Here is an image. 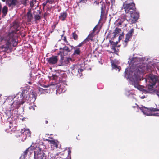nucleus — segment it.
<instances>
[{
	"label": "nucleus",
	"mask_w": 159,
	"mask_h": 159,
	"mask_svg": "<svg viewBox=\"0 0 159 159\" xmlns=\"http://www.w3.org/2000/svg\"><path fill=\"white\" fill-rule=\"evenodd\" d=\"M30 148H28L26 150H25L24 152V154L22 156V157H23V158L24 159H25V157L27 155V154L28 153V150L30 149Z\"/></svg>",
	"instance_id": "473e14b6"
},
{
	"label": "nucleus",
	"mask_w": 159,
	"mask_h": 159,
	"mask_svg": "<svg viewBox=\"0 0 159 159\" xmlns=\"http://www.w3.org/2000/svg\"><path fill=\"white\" fill-rule=\"evenodd\" d=\"M27 83L30 85H31L32 84V83L30 81L27 82Z\"/></svg>",
	"instance_id": "6e6d98bb"
},
{
	"label": "nucleus",
	"mask_w": 159,
	"mask_h": 159,
	"mask_svg": "<svg viewBox=\"0 0 159 159\" xmlns=\"http://www.w3.org/2000/svg\"><path fill=\"white\" fill-rule=\"evenodd\" d=\"M38 90L39 92L41 94H44L48 93L46 89H43L40 87L38 88Z\"/></svg>",
	"instance_id": "4be33fe9"
},
{
	"label": "nucleus",
	"mask_w": 159,
	"mask_h": 159,
	"mask_svg": "<svg viewBox=\"0 0 159 159\" xmlns=\"http://www.w3.org/2000/svg\"><path fill=\"white\" fill-rule=\"evenodd\" d=\"M86 43V41L84 40L83 41H82L80 44H79L77 46H76V47H77L80 48V47L83 46L84 44Z\"/></svg>",
	"instance_id": "c9c22d12"
},
{
	"label": "nucleus",
	"mask_w": 159,
	"mask_h": 159,
	"mask_svg": "<svg viewBox=\"0 0 159 159\" xmlns=\"http://www.w3.org/2000/svg\"><path fill=\"white\" fill-rule=\"evenodd\" d=\"M39 14H41V11H40L39 10Z\"/></svg>",
	"instance_id": "052dcab7"
},
{
	"label": "nucleus",
	"mask_w": 159,
	"mask_h": 159,
	"mask_svg": "<svg viewBox=\"0 0 159 159\" xmlns=\"http://www.w3.org/2000/svg\"><path fill=\"white\" fill-rule=\"evenodd\" d=\"M27 21L28 22H30L33 20V17L32 13V10L31 9L28 10V12L26 14Z\"/></svg>",
	"instance_id": "9d476101"
},
{
	"label": "nucleus",
	"mask_w": 159,
	"mask_h": 159,
	"mask_svg": "<svg viewBox=\"0 0 159 159\" xmlns=\"http://www.w3.org/2000/svg\"><path fill=\"white\" fill-rule=\"evenodd\" d=\"M77 70L79 72H80V71L81 72H82L83 71V70L82 69H77Z\"/></svg>",
	"instance_id": "8fccbe9b"
},
{
	"label": "nucleus",
	"mask_w": 159,
	"mask_h": 159,
	"mask_svg": "<svg viewBox=\"0 0 159 159\" xmlns=\"http://www.w3.org/2000/svg\"><path fill=\"white\" fill-rule=\"evenodd\" d=\"M112 67L113 68L115 69L116 70H117V69H118V71H120V66H118L117 65L115 64H112Z\"/></svg>",
	"instance_id": "f704fd0d"
},
{
	"label": "nucleus",
	"mask_w": 159,
	"mask_h": 159,
	"mask_svg": "<svg viewBox=\"0 0 159 159\" xmlns=\"http://www.w3.org/2000/svg\"><path fill=\"white\" fill-rule=\"evenodd\" d=\"M71 73L72 74L75 73V70H77V67L76 66H75L74 65H72L70 68Z\"/></svg>",
	"instance_id": "a878e982"
},
{
	"label": "nucleus",
	"mask_w": 159,
	"mask_h": 159,
	"mask_svg": "<svg viewBox=\"0 0 159 159\" xmlns=\"http://www.w3.org/2000/svg\"><path fill=\"white\" fill-rule=\"evenodd\" d=\"M149 81L151 84L153 85H155L157 81V78L155 75H150L149 76Z\"/></svg>",
	"instance_id": "4468645a"
},
{
	"label": "nucleus",
	"mask_w": 159,
	"mask_h": 159,
	"mask_svg": "<svg viewBox=\"0 0 159 159\" xmlns=\"http://www.w3.org/2000/svg\"><path fill=\"white\" fill-rule=\"evenodd\" d=\"M120 31H121V29H120L118 28H116L115 29L114 32H113V33L114 34L113 37L115 38L116 37V35L119 33Z\"/></svg>",
	"instance_id": "b1692460"
},
{
	"label": "nucleus",
	"mask_w": 159,
	"mask_h": 159,
	"mask_svg": "<svg viewBox=\"0 0 159 159\" xmlns=\"http://www.w3.org/2000/svg\"><path fill=\"white\" fill-rule=\"evenodd\" d=\"M145 65V64H144ZM146 66H142L141 67V69H142L141 71L143 72H146L147 71H148L149 68L148 66L146 64L145 65Z\"/></svg>",
	"instance_id": "5701e85b"
},
{
	"label": "nucleus",
	"mask_w": 159,
	"mask_h": 159,
	"mask_svg": "<svg viewBox=\"0 0 159 159\" xmlns=\"http://www.w3.org/2000/svg\"><path fill=\"white\" fill-rule=\"evenodd\" d=\"M73 49L74 52L72 55V56L75 57L77 55H80L81 53V51L80 48L77 47L75 46L73 47Z\"/></svg>",
	"instance_id": "ddd939ff"
},
{
	"label": "nucleus",
	"mask_w": 159,
	"mask_h": 159,
	"mask_svg": "<svg viewBox=\"0 0 159 159\" xmlns=\"http://www.w3.org/2000/svg\"><path fill=\"white\" fill-rule=\"evenodd\" d=\"M47 140L49 141L51 144H53L56 148H57L58 145L57 143L55 141L53 140H50L49 139H48Z\"/></svg>",
	"instance_id": "7c9ffc66"
},
{
	"label": "nucleus",
	"mask_w": 159,
	"mask_h": 159,
	"mask_svg": "<svg viewBox=\"0 0 159 159\" xmlns=\"http://www.w3.org/2000/svg\"><path fill=\"white\" fill-rule=\"evenodd\" d=\"M128 19H129L126 18L125 15L124 14L122 15L121 16V19H120V20L117 23V25L118 26H120L121 25H122L124 27H126L127 23H125V21L126 20L127 21V20Z\"/></svg>",
	"instance_id": "1a4fd4ad"
},
{
	"label": "nucleus",
	"mask_w": 159,
	"mask_h": 159,
	"mask_svg": "<svg viewBox=\"0 0 159 159\" xmlns=\"http://www.w3.org/2000/svg\"><path fill=\"white\" fill-rule=\"evenodd\" d=\"M30 96L32 98V99L35 100L36 98L37 94L35 92L33 91L31 93Z\"/></svg>",
	"instance_id": "393cba45"
},
{
	"label": "nucleus",
	"mask_w": 159,
	"mask_h": 159,
	"mask_svg": "<svg viewBox=\"0 0 159 159\" xmlns=\"http://www.w3.org/2000/svg\"><path fill=\"white\" fill-rule=\"evenodd\" d=\"M63 40L64 42H65V43H67V45H69V42L67 40L66 38V36L64 37Z\"/></svg>",
	"instance_id": "a19ab883"
},
{
	"label": "nucleus",
	"mask_w": 159,
	"mask_h": 159,
	"mask_svg": "<svg viewBox=\"0 0 159 159\" xmlns=\"http://www.w3.org/2000/svg\"><path fill=\"white\" fill-rule=\"evenodd\" d=\"M105 10L106 6L105 4H102L101 7V12L100 16L101 17H102L104 16Z\"/></svg>",
	"instance_id": "f3484780"
},
{
	"label": "nucleus",
	"mask_w": 159,
	"mask_h": 159,
	"mask_svg": "<svg viewBox=\"0 0 159 159\" xmlns=\"http://www.w3.org/2000/svg\"><path fill=\"white\" fill-rule=\"evenodd\" d=\"M20 102L14 99L13 103L11 106V108H13L12 110L14 109H18L20 107V105L22 104Z\"/></svg>",
	"instance_id": "f8f14e48"
},
{
	"label": "nucleus",
	"mask_w": 159,
	"mask_h": 159,
	"mask_svg": "<svg viewBox=\"0 0 159 159\" xmlns=\"http://www.w3.org/2000/svg\"><path fill=\"white\" fill-rule=\"evenodd\" d=\"M140 58H134L132 59V60L131 61V62L135 65H137L138 63H136L138 62L139 61H140Z\"/></svg>",
	"instance_id": "412c9836"
},
{
	"label": "nucleus",
	"mask_w": 159,
	"mask_h": 159,
	"mask_svg": "<svg viewBox=\"0 0 159 159\" xmlns=\"http://www.w3.org/2000/svg\"><path fill=\"white\" fill-rule=\"evenodd\" d=\"M48 2L47 1V0H46L45 2H44V3H43L42 4V5L43 6H46V5H47V4L48 3Z\"/></svg>",
	"instance_id": "de8ad7c7"
},
{
	"label": "nucleus",
	"mask_w": 159,
	"mask_h": 159,
	"mask_svg": "<svg viewBox=\"0 0 159 159\" xmlns=\"http://www.w3.org/2000/svg\"><path fill=\"white\" fill-rule=\"evenodd\" d=\"M45 124H47L48 123V121L47 120H46L45 121Z\"/></svg>",
	"instance_id": "13d9d810"
},
{
	"label": "nucleus",
	"mask_w": 159,
	"mask_h": 159,
	"mask_svg": "<svg viewBox=\"0 0 159 159\" xmlns=\"http://www.w3.org/2000/svg\"><path fill=\"white\" fill-rule=\"evenodd\" d=\"M1 0L3 2H5L6 1V0Z\"/></svg>",
	"instance_id": "0e129e2a"
},
{
	"label": "nucleus",
	"mask_w": 159,
	"mask_h": 159,
	"mask_svg": "<svg viewBox=\"0 0 159 159\" xmlns=\"http://www.w3.org/2000/svg\"><path fill=\"white\" fill-rule=\"evenodd\" d=\"M21 132L22 133H23L24 134H25L26 136H29L31 135V132L29 129H23L21 130Z\"/></svg>",
	"instance_id": "6ab92c4d"
},
{
	"label": "nucleus",
	"mask_w": 159,
	"mask_h": 159,
	"mask_svg": "<svg viewBox=\"0 0 159 159\" xmlns=\"http://www.w3.org/2000/svg\"><path fill=\"white\" fill-rule=\"evenodd\" d=\"M123 8L126 13L130 14V18L127 20L128 23L130 24L136 23L139 16V14L136 11L135 4L134 2L124 3Z\"/></svg>",
	"instance_id": "f257e3e1"
},
{
	"label": "nucleus",
	"mask_w": 159,
	"mask_h": 159,
	"mask_svg": "<svg viewBox=\"0 0 159 159\" xmlns=\"http://www.w3.org/2000/svg\"><path fill=\"white\" fill-rule=\"evenodd\" d=\"M67 14L66 11H64L60 13V15L59 16V19L62 21H64L66 18L67 17Z\"/></svg>",
	"instance_id": "dca6fc26"
},
{
	"label": "nucleus",
	"mask_w": 159,
	"mask_h": 159,
	"mask_svg": "<svg viewBox=\"0 0 159 159\" xmlns=\"http://www.w3.org/2000/svg\"><path fill=\"white\" fill-rule=\"evenodd\" d=\"M103 0H101V1H100V3H101L103 1Z\"/></svg>",
	"instance_id": "680f3d73"
},
{
	"label": "nucleus",
	"mask_w": 159,
	"mask_h": 159,
	"mask_svg": "<svg viewBox=\"0 0 159 159\" xmlns=\"http://www.w3.org/2000/svg\"><path fill=\"white\" fill-rule=\"evenodd\" d=\"M8 36L9 38V39L7 41L5 44L2 46L1 47V48L5 52L9 49L10 47L11 46V44H12L14 47L17 44L16 36L14 35L13 33H9Z\"/></svg>",
	"instance_id": "f03ea898"
},
{
	"label": "nucleus",
	"mask_w": 159,
	"mask_h": 159,
	"mask_svg": "<svg viewBox=\"0 0 159 159\" xmlns=\"http://www.w3.org/2000/svg\"><path fill=\"white\" fill-rule=\"evenodd\" d=\"M45 6H43V9H44Z\"/></svg>",
	"instance_id": "e2e57ef3"
},
{
	"label": "nucleus",
	"mask_w": 159,
	"mask_h": 159,
	"mask_svg": "<svg viewBox=\"0 0 159 159\" xmlns=\"http://www.w3.org/2000/svg\"><path fill=\"white\" fill-rule=\"evenodd\" d=\"M58 55L57 54L56 56L52 55L51 57L47 58L46 60L50 65L55 64L58 61Z\"/></svg>",
	"instance_id": "0eeeda50"
},
{
	"label": "nucleus",
	"mask_w": 159,
	"mask_h": 159,
	"mask_svg": "<svg viewBox=\"0 0 159 159\" xmlns=\"http://www.w3.org/2000/svg\"><path fill=\"white\" fill-rule=\"evenodd\" d=\"M94 3L95 4L97 5H98L99 4V2H98V1H95L94 2Z\"/></svg>",
	"instance_id": "3c124183"
},
{
	"label": "nucleus",
	"mask_w": 159,
	"mask_h": 159,
	"mask_svg": "<svg viewBox=\"0 0 159 159\" xmlns=\"http://www.w3.org/2000/svg\"><path fill=\"white\" fill-rule=\"evenodd\" d=\"M71 47L73 48V47H74L73 46H71Z\"/></svg>",
	"instance_id": "69168bd1"
},
{
	"label": "nucleus",
	"mask_w": 159,
	"mask_h": 159,
	"mask_svg": "<svg viewBox=\"0 0 159 159\" xmlns=\"http://www.w3.org/2000/svg\"><path fill=\"white\" fill-rule=\"evenodd\" d=\"M34 159H46V156L43 152L42 149L38 147L35 149L34 151Z\"/></svg>",
	"instance_id": "20e7f679"
},
{
	"label": "nucleus",
	"mask_w": 159,
	"mask_h": 159,
	"mask_svg": "<svg viewBox=\"0 0 159 159\" xmlns=\"http://www.w3.org/2000/svg\"><path fill=\"white\" fill-rule=\"evenodd\" d=\"M28 148H30V149L28 150V153H29L30 155L33 153V149L31 148L30 147H29Z\"/></svg>",
	"instance_id": "58836bf2"
},
{
	"label": "nucleus",
	"mask_w": 159,
	"mask_h": 159,
	"mask_svg": "<svg viewBox=\"0 0 159 159\" xmlns=\"http://www.w3.org/2000/svg\"><path fill=\"white\" fill-rule=\"evenodd\" d=\"M68 157H69L70 159H71V150L69 148L68 149Z\"/></svg>",
	"instance_id": "37998d69"
},
{
	"label": "nucleus",
	"mask_w": 159,
	"mask_h": 159,
	"mask_svg": "<svg viewBox=\"0 0 159 159\" xmlns=\"http://www.w3.org/2000/svg\"><path fill=\"white\" fill-rule=\"evenodd\" d=\"M134 30V29L132 28L126 34V38L124 41L126 43H127L129 39L132 38Z\"/></svg>",
	"instance_id": "9b49d317"
},
{
	"label": "nucleus",
	"mask_w": 159,
	"mask_h": 159,
	"mask_svg": "<svg viewBox=\"0 0 159 159\" xmlns=\"http://www.w3.org/2000/svg\"><path fill=\"white\" fill-rule=\"evenodd\" d=\"M35 21L39 20L41 19V16L39 15H36L34 16Z\"/></svg>",
	"instance_id": "72a5a7b5"
},
{
	"label": "nucleus",
	"mask_w": 159,
	"mask_h": 159,
	"mask_svg": "<svg viewBox=\"0 0 159 159\" xmlns=\"http://www.w3.org/2000/svg\"><path fill=\"white\" fill-rule=\"evenodd\" d=\"M72 35L73 39L75 40H77L78 38V36L77 34L76 33V32H74L72 33Z\"/></svg>",
	"instance_id": "c85d7f7f"
},
{
	"label": "nucleus",
	"mask_w": 159,
	"mask_h": 159,
	"mask_svg": "<svg viewBox=\"0 0 159 159\" xmlns=\"http://www.w3.org/2000/svg\"><path fill=\"white\" fill-rule=\"evenodd\" d=\"M21 35L23 37H24L25 36V34L23 33L22 32H21V31H19L18 33V34H17V35Z\"/></svg>",
	"instance_id": "e433bc0d"
},
{
	"label": "nucleus",
	"mask_w": 159,
	"mask_h": 159,
	"mask_svg": "<svg viewBox=\"0 0 159 159\" xmlns=\"http://www.w3.org/2000/svg\"><path fill=\"white\" fill-rule=\"evenodd\" d=\"M28 92V91L26 89H23L22 91V92H20L21 93H22V94L23 95V96L24 97H25L24 94L25 93H26Z\"/></svg>",
	"instance_id": "ea45409f"
},
{
	"label": "nucleus",
	"mask_w": 159,
	"mask_h": 159,
	"mask_svg": "<svg viewBox=\"0 0 159 159\" xmlns=\"http://www.w3.org/2000/svg\"><path fill=\"white\" fill-rule=\"evenodd\" d=\"M37 143H32L31 145L29 147H30L31 148H32V149H34V151H35V149L37 148H38L37 146Z\"/></svg>",
	"instance_id": "2f4dec72"
},
{
	"label": "nucleus",
	"mask_w": 159,
	"mask_h": 159,
	"mask_svg": "<svg viewBox=\"0 0 159 159\" xmlns=\"http://www.w3.org/2000/svg\"><path fill=\"white\" fill-rule=\"evenodd\" d=\"M158 96H159V94H158Z\"/></svg>",
	"instance_id": "774afa93"
},
{
	"label": "nucleus",
	"mask_w": 159,
	"mask_h": 159,
	"mask_svg": "<svg viewBox=\"0 0 159 159\" xmlns=\"http://www.w3.org/2000/svg\"><path fill=\"white\" fill-rule=\"evenodd\" d=\"M12 29L13 30H12L11 32L10 33L13 34L14 35H15L17 37V39L18 36L17 35V34H18V31H19V30L20 29L19 24L18 23L14 21L13 23V25L12 26Z\"/></svg>",
	"instance_id": "423d86ee"
},
{
	"label": "nucleus",
	"mask_w": 159,
	"mask_h": 159,
	"mask_svg": "<svg viewBox=\"0 0 159 159\" xmlns=\"http://www.w3.org/2000/svg\"><path fill=\"white\" fill-rule=\"evenodd\" d=\"M48 3L50 4H52L53 3H55V0H47Z\"/></svg>",
	"instance_id": "4c0bfd02"
},
{
	"label": "nucleus",
	"mask_w": 159,
	"mask_h": 159,
	"mask_svg": "<svg viewBox=\"0 0 159 159\" xmlns=\"http://www.w3.org/2000/svg\"><path fill=\"white\" fill-rule=\"evenodd\" d=\"M22 4L25 6H26L27 4V0H24V1L22 2Z\"/></svg>",
	"instance_id": "a18cd8bd"
},
{
	"label": "nucleus",
	"mask_w": 159,
	"mask_h": 159,
	"mask_svg": "<svg viewBox=\"0 0 159 159\" xmlns=\"http://www.w3.org/2000/svg\"><path fill=\"white\" fill-rule=\"evenodd\" d=\"M142 111L147 116H159L158 113H153V112L159 111V109L154 108H148L144 107L140 108Z\"/></svg>",
	"instance_id": "7ed1b4c3"
},
{
	"label": "nucleus",
	"mask_w": 159,
	"mask_h": 159,
	"mask_svg": "<svg viewBox=\"0 0 159 159\" xmlns=\"http://www.w3.org/2000/svg\"><path fill=\"white\" fill-rule=\"evenodd\" d=\"M87 1V0H81V2L83 3H85Z\"/></svg>",
	"instance_id": "603ef678"
},
{
	"label": "nucleus",
	"mask_w": 159,
	"mask_h": 159,
	"mask_svg": "<svg viewBox=\"0 0 159 159\" xmlns=\"http://www.w3.org/2000/svg\"><path fill=\"white\" fill-rule=\"evenodd\" d=\"M14 99L20 102L22 104H24L25 102L24 98L23 96L22 93L19 92L14 97Z\"/></svg>",
	"instance_id": "6e6552de"
},
{
	"label": "nucleus",
	"mask_w": 159,
	"mask_h": 159,
	"mask_svg": "<svg viewBox=\"0 0 159 159\" xmlns=\"http://www.w3.org/2000/svg\"><path fill=\"white\" fill-rule=\"evenodd\" d=\"M51 7L50 8H48L47 10L48 11L49 10H50H50H51Z\"/></svg>",
	"instance_id": "bf43d9fd"
},
{
	"label": "nucleus",
	"mask_w": 159,
	"mask_h": 159,
	"mask_svg": "<svg viewBox=\"0 0 159 159\" xmlns=\"http://www.w3.org/2000/svg\"><path fill=\"white\" fill-rule=\"evenodd\" d=\"M2 12L3 14L2 17L5 16L8 12V8L6 6H4L2 9Z\"/></svg>",
	"instance_id": "a211bd4d"
},
{
	"label": "nucleus",
	"mask_w": 159,
	"mask_h": 159,
	"mask_svg": "<svg viewBox=\"0 0 159 159\" xmlns=\"http://www.w3.org/2000/svg\"><path fill=\"white\" fill-rule=\"evenodd\" d=\"M117 43H115L112 46V49L114 50V52L116 54H117L119 52V50H116L115 47L116 46Z\"/></svg>",
	"instance_id": "c756f323"
},
{
	"label": "nucleus",
	"mask_w": 159,
	"mask_h": 159,
	"mask_svg": "<svg viewBox=\"0 0 159 159\" xmlns=\"http://www.w3.org/2000/svg\"><path fill=\"white\" fill-rule=\"evenodd\" d=\"M53 77L54 79H56V78H57V77L56 75H53Z\"/></svg>",
	"instance_id": "864d4df0"
},
{
	"label": "nucleus",
	"mask_w": 159,
	"mask_h": 159,
	"mask_svg": "<svg viewBox=\"0 0 159 159\" xmlns=\"http://www.w3.org/2000/svg\"><path fill=\"white\" fill-rule=\"evenodd\" d=\"M132 84L134 85V86L135 88H137L138 89H140V86L139 85L138 81H134L133 83Z\"/></svg>",
	"instance_id": "bb28decb"
},
{
	"label": "nucleus",
	"mask_w": 159,
	"mask_h": 159,
	"mask_svg": "<svg viewBox=\"0 0 159 159\" xmlns=\"http://www.w3.org/2000/svg\"><path fill=\"white\" fill-rule=\"evenodd\" d=\"M122 35H120L119 37V40H121V37H122Z\"/></svg>",
	"instance_id": "5fc2aeb1"
},
{
	"label": "nucleus",
	"mask_w": 159,
	"mask_h": 159,
	"mask_svg": "<svg viewBox=\"0 0 159 159\" xmlns=\"http://www.w3.org/2000/svg\"><path fill=\"white\" fill-rule=\"evenodd\" d=\"M34 0H32V1L30 2V6L31 7H34Z\"/></svg>",
	"instance_id": "c03bdc74"
},
{
	"label": "nucleus",
	"mask_w": 159,
	"mask_h": 159,
	"mask_svg": "<svg viewBox=\"0 0 159 159\" xmlns=\"http://www.w3.org/2000/svg\"><path fill=\"white\" fill-rule=\"evenodd\" d=\"M154 85H152V84H150L148 86V88L149 90H151L153 88V86Z\"/></svg>",
	"instance_id": "79ce46f5"
},
{
	"label": "nucleus",
	"mask_w": 159,
	"mask_h": 159,
	"mask_svg": "<svg viewBox=\"0 0 159 159\" xmlns=\"http://www.w3.org/2000/svg\"><path fill=\"white\" fill-rule=\"evenodd\" d=\"M115 2V0H111V7L113 6Z\"/></svg>",
	"instance_id": "49530a36"
},
{
	"label": "nucleus",
	"mask_w": 159,
	"mask_h": 159,
	"mask_svg": "<svg viewBox=\"0 0 159 159\" xmlns=\"http://www.w3.org/2000/svg\"><path fill=\"white\" fill-rule=\"evenodd\" d=\"M93 33H92L90 34H89L88 36L84 40L86 42L87 41L89 42L90 40L91 41H93Z\"/></svg>",
	"instance_id": "aec40b11"
},
{
	"label": "nucleus",
	"mask_w": 159,
	"mask_h": 159,
	"mask_svg": "<svg viewBox=\"0 0 159 159\" xmlns=\"http://www.w3.org/2000/svg\"><path fill=\"white\" fill-rule=\"evenodd\" d=\"M60 50H63V52H62L63 53V55L64 53L67 54L69 52H70L72 51V48L70 49L67 46H65L63 48H60Z\"/></svg>",
	"instance_id": "2eb2a0df"
},
{
	"label": "nucleus",
	"mask_w": 159,
	"mask_h": 159,
	"mask_svg": "<svg viewBox=\"0 0 159 159\" xmlns=\"http://www.w3.org/2000/svg\"><path fill=\"white\" fill-rule=\"evenodd\" d=\"M17 3V0H11V2L8 4V5L9 7L11 6L12 5L15 6L16 4Z\"/></svg>",
	"instance_id": "cd10ccee"
},
{
	"label": "nucleus",
	"mask_w": 159,
	"mask_h": 159,
	"mask_svg": "<svg viewBox=\"0 0 159 159\" xmlns=\"http://www.w3.org/2000/svg\"><path fill=\"white\" fill-rule=\"evenodd\" d=\"M95 27L93 28V33H94V32L95 31Z\"/></svg>",
	"instance_id": "4d7b16f0"
},
{
	"label": "nucleus",
	"mask_w": 159,
	"mask_h": 159,
	"mask_svg": "<svg viewBox=\"0 0 159 159\" xmlns=\"http://www.w3.org/2000/svg\"><path fill=\"white\" fill-rule=\"evenodd\" d=\"M10 128H11V126H9Z\"/></svg>",
	"instance_id": "338daca9"
},
{
	"label": "nucleus",
	"mask_w": 159,
	"mask_h": 159,
	"mask_svg": "<svg viewBox=\"0 0 159 159\" xmlns=\"http://www.w3.org/2000/svg\"><path fill=\"white\" fill-rule=\"evenodd\" d=\"M57 55H60V59L59 60V65L64 66L68 64L70 61H71L72 59L71 58L67 57L64 58L63 53L62 52L60 51L59 52L57 53Z\"/></svg>",
	"instance_id": "39448f33"
},
{
	"label": "nucleus",
	"mask_w": 159,
	"mask_h": 159,
	"mask_svg": "<svg viewBox=\"0 0 159 159\" xmlns=\"http://www.w3.org/2000/svg\"><path fill=\"white\" fill-rule=\"evenodd\" d=\"M2 5L1 3H0V14H1L2 12Z\"/></svg>",
	"instance_id": "09e8293b"
}]
</instances>
